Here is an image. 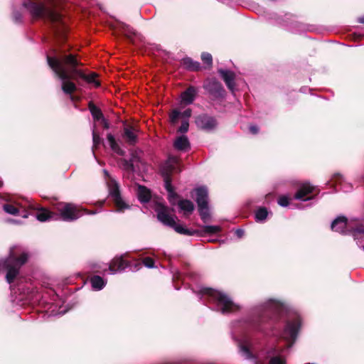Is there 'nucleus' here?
Returning <instances> with one entry per match:
<instances>
[{"label":"nucleus","mask_w":364,"mask_h":364,"mask_svg":"<svg viewBox=\"0 0 364 364\" xmlns=\"http://www.w3.org/2000/svg\"><path fill=\"white\" fill-rule=\"evenodd\" d=\"M278 203L282 207H287L289 205V198L285 196H280L278 199Z\"/></svg>","instance_id":"obj_36"},{"label":"nucleus","mask_w":364,"mask_h":364,"mask_svg":"<svg viewBox=\"0 0 364 364\" xmlns=\"http://www.w3.org/2000/svg\"><path fill=\"white\" fill-rule=\"evenodd\" d=\"M2 186V182L0 181V187Z\"/></svg>","instance_id":"obj_44"},{"label":"nucleus","mask_w":364,"mask_h":364,"mask_svg":"<svg viewBox=\"0 0 364 364\" xmlns=\"http://www.w3.org/2000/svg\"><path fill=\"white\" fill-rule=\"evenodd\" d=\"M203 87L213 97H222L224 95L225 91L221 83L215 79L208 80L205 82Z\"/></svg>","instance_id":"obj_12"},{"label":"nucleus","mask_w":364,"mask_h":364,"mask_svg":"<svg viewBox=\"0 0 364 364\" xmlns=\"http://www.w3.org/2000/svg\"><path fill=\"white\" fill-rule=\"evenodd\" d=\"M21 216L23 218H27L28 217V214H27V213H24L23 214L21 215Z\"/></svg>","instance_id":"obj_43"},{"label":"nucleus","mask_w":364,"mask_h":364,"mask_svg":"<svg viewBox=\"0 0 364 364\" xmlns=\"http://www.w3.org/2000/svg\"><path fill=\"white\" fill-rule=\"evenodd\" d=\"M21 208H22L21 206H20L19 208H16L11 204H5L4 205V211L9 214L14 215H18L20 213V209Z\"/></svg>","instance_id":"obj_29"},{"label":"nucleus","mask_w":364,"mask_h":364,"mask_svg":"<svg viewBox=\"0 0 364 364\" xmlns=\"http://www.w3.org/2000/svg\"><path fill=\"white\" fill-rule=\"evenodd\" d=\"M335 181L336 186H338V188L344 192H348L352 188L350 184L343 183V177L340 175L335 176Z\"/></svg>","instance_id":"obj_26"},{"label":"nucleus","mask_w":364,"mask_h":364,"mask_svg":"<svg viewBox=\"0 0 364 364\" xmlns=\"http://www.w3.org/2000/svg\"><path fill=\"white\" fill-rule=\"evenodd\" d=\"M135 161H136V159L134 157H132L129 161L123 160L122 162V168L129 172L134 171V164Z\"/></svg>","instance_id":"obj_28"},{"label":"nucleus","mask_w":364,"mask_h":364,"mask_svg":"<svg viewBox=\"0 0 364 364\" xmlns=\"http://www.w3.org/2000/svg\"><path fill=\"white\" fill-rule=\"evenodd\" d=\"M244 230L242 229H237L235 232V235L238 237V238H241L243 235H244Z\"/></svg>","instance_id":"obj_39"},{"label":"nucleus","mask_w":364,"mask_h":364,"mask_svg":"<svg viewBox=\"0 0 364 364\" xmlns=\"http://www.w3.org/2000/svg\"><path fill=\"white\" fill-rule=\"evenodd\" d=\"M331 229L343 235L352 234L358 245L361 243L360 240H364V225H355L353 220L349 221L343 216L338 217L332 222Z\"/></svg>","instance_id":"obj_5"},{"label":"nucleus","mask_w":364,"mask_h":364,"mask_svg":"<svg viewBox=\"0 0 364 364\" xmlns=\"http://www.w3.org/2000/svg\"><path fill=\"white\" fill-rule=\"evenodd\" d=\"M129 266L127 260L124 259L122 256L114 257L111 263L109 264L108 268L102 269L104 272L109 271L111 274L120 272L127 268Z\"/></svg>","instance_id":"obj_14"},{"label":"nucleus","mask_w":364,"mask_h":364,"mask_svg":"<svg viewBox=\"0 0 364 364\" xmlns=\"http://www.w3.org/2000/svg\"><path fill=\"white\" fill-rule=\"evenodd\" d=\"M102 122L103 123L104 128L108 129L109 128V123L107 122V121L105 118H103L102 119Z\"/></svg>","instance_id":"obj_41"},{"label":"nucleus","mask_w":364,"mask_h":364,"mask_svg":"<svg viewBox=\"0 0 364 364\" xmlns=\"http://www.w3.org/2000/svg\"><path fill=\"white\" fill-rule=\"evenodd\" d=\"M155 211L157 213L158 220L164 225L169 226L174 229L178 233L185 235H192L194 231L187 229L181 224L176 222L177 218L171 215L169 209L161 203H157L155 205Z\"/></svg>","instance_id":"obj_7"},{"label":"nucleus","mask_w":364,"mask_h":364,"mask_svg":"<svg viewBox=\"0 0 364 364\" xmlns=\"http://www.w3.org/2000/svg\"><path fill=\"white\" fill-rule=\"evenodd\" d=\"M28 259V254L21 247L15 246L10 249L8 258L0 260V269L6 270V281L11 283L18 274L20 267Z\"/></svg>","instance_id":"obj_3"},{"label":"nucleus","mask_w":364,"mask_h":364,"mask_svg":"<svg viewBox=\"0 0 364 364\" xmlns=\"http://www.w3.org/2000/svg\"><path fill=\"white\" fill-rule=\"evenodd\" d=\"M173 146L177 150L186 151L190 147V143L186 136L181 135L176 137Z\"/></svg>","instance_id":"obj_20"},{"label":"nucleus","mask_w":364,"mask_h":364,"mask_svg":"<svg viewBox=\"0 0 364 364\" xmlns=\"http://www.w3.org/2000/svg\"><path fill=\"white\" fill-rule=\"evenodd\" d=\"M268 213L266 208H261L255 213V219L257 221H262L267 217Z\"/></svg>","instance_id":"obj_31"},{"label":"nucleus","mask_w":364,"mask_h":364,"mask_svg":"<svg viewBox=\"0 0 364 364\" xmlns=\"http://www.w3.org/2000/svg\"><path fill=\"white\" fill-rule=\"evenodd\" d=\"M284 311L285 306L282 303L275 300H269L255 310L252 318L240 324L239 327L242 328V332L239 334L235 331L232 333V336L237 343L239 352L242 356L252 360V364H262L257 360L251 352L252 341L247 334L246 328L251 326L259 331H264L260 325L269 317L270 314L273 316H281ZM300 326L301 318L298 315H294L291 319L287 321L282 334L287 345L285 347L275 346L267 352L268 364H286L287 349L291 348L294 343Z\"/></svg>","instance_id":"obj_1"},{"label":"nucleus","mask_w":364,"mask_h":364,"mask_svg":"<svg viewBox=\"0 0 364 364\" xmlns=\"http://www.w3.org/2000/svg\"><path fill=\"white\" fill-rule=\"evenodd\" d=\"M63 220L70 222L79 218L84 213V210L78 208L72 203H60L56 206Z\"/></svg>","instance_id":"obj_10"},{"label":"nucleus","mask_w":364,"mask_h":364,"mask_svg":"<svg viewBox=\"0 0 364 364\" xmlns=\"http://www.w3.org/2000/svg\"><path fill=\"white\" fill-rule=\"evenodd\" d=\"M138 130L135 127L127 125L124 127L123 138L129 145H134L137 142Z\"/></svg>","instance_id":"obj_16"},{"label":"nucleus","mask_w":364,"mask_h":364,"mask_svg":"<svg viewBox=\"0 0 364 364\" xmlns=\"http://www.w3.org/2000/svg\"><path fill=\"white\" fill-rule=\"evenodd\" d=\"M90 110L93 117L96 120H102L104 117L101 110L94 105H90Z\"/></svg>","instance_id":"obj_30"},{"label":"nucleus","mask_w":364,"mask_h":364,"mask_svg":"<svg viewBox=\"0 0 364 364\" xmlns=\"http://www.w3.org/2000/svg\"><path fill=\"white\" fill-rule=\"evenodd\" d=\"M23 6L26 8L33 18H42L52 23L61 21V16L53 9L47 7L43 3H36L33 0H26Z\"/></svg>","instance_id":"obj_6"},{"label":"nucleus","mask_w":364,"mask_h":364,"mask_svg":"<svg viewBox=\"0 0 364 364\" xmlns=\"http://www.w3.org/2000/svg\"><path fill=\"white\" fill-rule=\"evenodd\" d=\"M197 89L193 86L187 88L181 95V102L185 105H191L195 100L197 95Z\"/></svg>","instance_id":"obj_19"},{"label":"nucleus","mask_w":364,"mask_h":364,"mask_svg":"<svg viewBox=\"0 0 364 364\" xmlns=\"http://www.w3.org/2000/svg\"><path fill=\"white\" fill-rule=\"evenodd\" d=\"M178 207L184 212V214H190L194 210L193 203L189 200H181L178 202Z\"/></svg>","instance_id":"obj_23"},{"label":"nucleus","mask_w":364,"mask_h":364,"mask_svg":"<svg viewBox=\"0 0 364 364\" xmlns=\"http://www.w3.org/2000/svg\"><path fill=\"white\" fill-rule=\"evenodd\" d=\"M143 264L148 268H153L154 267V261L151 257H146L143 260Z\"/></svg>","instance_id":"obj_38"},{"label":"nucleus","mask_w":364,"mask_h":364,"mask_svg":"<svg viewBox=\"0 0 364 364\" xmlns=\"http://www.w3.org/2000/svg\"><path fill=\"white\" fill-rule=\"evenodd\" d=\"M258 130H259L258 127L257 126H255V125H251L250 127V132L254 134H257L258 132Z\"/></svg>","instance_id":"obj_40"},{"label":"nucleus","mask_w":364,"mask_h":364,"mask_svg":"<svg viewBox=\"0 0 364 364\" xmlns=\"http://www.w3.org/2000/svg\"><path fill=\"white\" fill-rule=\"evenodd\" d=\"M358 21L361 23H364V16L359 18Z\"/></svg>","instance_id":"obj_42"},{"label":"nucleus","mask_w":364,"mask_h":364,"mask_svg":"<svg viewBox=\"0 0 364 364\" xmlns=\"http://www.w3.org/2000/svg\"><path fill=\"white\" fill-rule=\"evenodd\" d=\"M179 164L178 159L175 156H171L166 161L164 167L162 169V174L164 178V186L165 188L168 192V198L169 202L174 204L177 198L176 193L174 192L173 188L171 185V181L169 177V173L173 171H180L178 168Z\"/></svg>","instance_id":"obj_8"},{"label":"nucleus","mask_w":364,"mask_h":364,"mask_svg":"<svg viewBox=\"0 0 364 364\" xmlns=\"http://www.w3.org/2000/svg\"><path fill=\"white\" fill-rule=\"evenodd\" d=\"M363 251H364V245L363 246Z\"/></svg>","instance_id":"obj_45"},{"label":"nucleus","mask_w":364,"mask_h":364,"mask_svg":"<svg viewBox=\"0 0 364 364\" xmlns=\"http://www.w3.org/2000/svg\"><path fill=\"white\" fill-rule=\"evenodd\" d=\"M203 299L215 305L217 311L223 314L234 312L239 309V306L232 302L226 294L217 290L204 288L201 290Z\"/></svg>","instance_id":"obj_4"},{"label":"nucleus","mask_w":364,"mask_h":364,"mask_svg":"<svg viewBox=\"0 0 364 364\" xmlns=\"http://www.w3.org/2000/svg\"><path fill=\"white\" fill-rule=\"evenodd\" d=\"M189 122L186 119H183L181 126L178 129V132L183 134L188 131Z\"/></svg>","instance_id":"obj_34"},{"label":"nucleus","mask_w":364,"mask_h":364,"mask_svg":"<svg viewBox=\"0 0 364 364\" xmlns=\"http://www.w3.org/2000/svg\"><path fill=\"white\" fill-rule=\"evenodd\" d=\"M53 215L46 209H42L36 214V218L41 222H46L51 220Z\"/></svg>","instance_id":"obj_27"},{"label":"nucleus","mask_w":364,"mask_h":364,"mask_svg":"<svg viewBox=\"0 0 364 364\" xmlns=\"http://www.w3.org/2000/svg\"><path fill=\"white\" fill-rule=\"evenodd\" d=\"M196 194V203L198 207L199 214L201 219L206 222L210 218V213L208 205V189L201 186L195 189Z\"/></svg>","instance_id":"obj_11"},{"label":"nucleus","mask_w":364,"mask_h":364,"mask_svg":"<svg viewBox=\"0 0 364 364\" xmlns=\"http://www.w3.org/2000/svg\"><path fill=\"white\" fill-rule=\"evenodd\" d=\"M315 187L310 185L309 183H302L296 193L295 194V198L301 200H308L312 198V196H309V194L313 193L315 190Z\"/></svg>","instance_id":"obj_15"},{"label":"nucleus","mask_w":364,"mask_h":364,"mask_svg":"<svg viewBox=\"0 0 364 364\" xmlns=\"http://www.w3.org/2000/svg\"><path fill=\"white\" fill-rule=\"evenodd\" d=\"M182 64L185 68L191 70H198L200 68V63L193 61L190 58H183Z\"/></svg>","instance_id":"obj_25"},{"label":"nucleus","mask_w":364,"mask_h":364,"mask_svg":"<svg viewBox=\"0 0 364 364\" xmlns=\"http://www.w3.org/2000/svg\"><path fill=\"white\" fill-rule=\"evenodd\" d=\"M221 230L218 225H204L203 227V231L207 234H215L220 232Z\"/></svg>","instance_id":"obj_32"},{"label":"nucleus","mask_w":364,"mask_h":364,"mask_svg":"<svg viewBox=\"0 0 364 364\" xmlns=\"http://www.w3.org/2000/svg\"><path fill=\"white\" fill-rule=\"evenodd\" d=\"M107 142L111 149L118 155L123 156L124 151L121 149L119 145L117 143L114 136L112 134H108L107 136Z\"/></svg>","instance_id":"obj_21"},{"label":"nucleus","mask_w":364,"mask_h":364,"mask_svg":"<svg viewBox=\"0 0 364 364\" xmlns=\"http://www.w3.org/2000/svg\"><path fill=\"white\" fill-rule=\"evenodd\" d=\"M47 61L50 68L62 81V90L64 93L70 95L72 101L76 100L75 97L72 95L76 90V85L71 82L72 79L82 78L95 87H98L100 85L96 79L95 73L85 75L77 69L80 63L73 55H62L57 58L47 56Z\"/></svg>","instance_id":"obj_2"},{"label":"nucleus","mask_w":364,"mask_h":364,"mask_svg":"<svg viewBox=\"0 0 364 364\" xmlns=\"http://www.w3.org/2000/svg\"><path fill=\"white\" fill-rule=\"evenodd\" d=\"M90 282L93 289L101 290L106 284V281L100 276H94L91 278Z\"/></svg>","instance_id":"obj_24"},{"label":"nucleus","mask_w":364,"mask_h":364,"mask_svg":"<svg viewBox=\"0 0 364 364\" xmlns=\"http://www.w3.org/2000/svg\"><path fill=\"white\" fill-rule=\"evenodd\" d=\"M196 126L203 130L209 132L214 129L217 126L216 119L209 115H199L196 119Z\"/></svg>","instance_id":"obj_13"},{"label":"nucleus","mask_w":364,"mask_h":364,"mask_svg":"<svg viewBox=\"0 0 364 364\" xmlns=\"http://www.w3.org/2000/svg\"><path fill=\"white\" fill-rule=\"evenodd\" d=\"M201 59L208 65L212 64V55L208 53H203L201 55Z\"/></svg>","instance_id":"obj_35"},{"label":"nucleus","mask_w":364,"mask_h":364,"mask_svg":"<svg viewBox=\"0 0 364 364\" xmlns=\"http://www.w3.org/2000/svg\"><path fill=\"white\" fill-rule=\"evenodd\" d=\"M137 196L141 203H147L151 198V192L145 186H139L137 188Z\"/></svg>","instance_id":"obj_22"},{"label":"nucleus","mask_w":364,"mask_h":364,"mask_svg":"<svg viewBox=\"0 0 364 364\" xmlns=\"http://www.w3.org/2000/svg\"><path fill=\"white\" fill-rule=\"evenodd\" d=\"M106 178V183L109 188V195L112 197L117 211H123L129 208V205L123 200L120 196L119 186L117 182L112 178L107 170L103 171Z\"/></svg>","instance_id":"obj_9"},{"label":"nucleus","mask_w":364,"mask_h":364,"mask_svg":"<svg viewBox=\"0 0 364 364\" xmlns=\"http://www.w3.org/2000/svg\"><path fill=\"white\" fill-rule=\"evenodd\" d=\"M218 73L222 77L223 80L225 82L227 87L232 92L234 91L235 89V75L232 71L219 69Z\"/></svg>","instance_id":"obj_18"},{"label":"nucleus","mask_w":364,"mask_h":364,"mask_svg":"<svg viewBox=\"0 0 364 364\" xmlns=\"http://www.w3.org/2000/svg\"><path fill=\"white\" fill-rule=\"evenodd\" d=\"M92 141H93V146H95V147L98 146L101 141L100 136L94 130L92 132Z\"/></svg>","instance_id":"obj_37"},{"label":"nucleus","mask_w":364,"mask_h":364,"mask_svg":"<svg viewBox=\"0 0 364 364\" xmlns=\"http://www.w3.org/2000/svg\"><path fill=\"white\" fill-rule=\"evenodd\" d=\"M191 113L192 111L191 109H186L182 112L178 109H173L169 115L170 122L173 125H175L178 123L179 119H181L182 120L186 119L188 121V119L191 116Z\"/></svg>","instance_id":"obj_17"},{"label":"nucleus","mask_w":364,"mask_h":364,"mask_svg":"<svg viewBox=\"0 0 364 364\" xmlns=\"http://www.w3.org/2000/svg\"><path fill=\"white\" fill-rule=\"evenodd\" d=\"M118 26L125 35L134 33L133 29L124 23H119Z\"/></svg>","instance_id":"obj_33"}]
</instances>
